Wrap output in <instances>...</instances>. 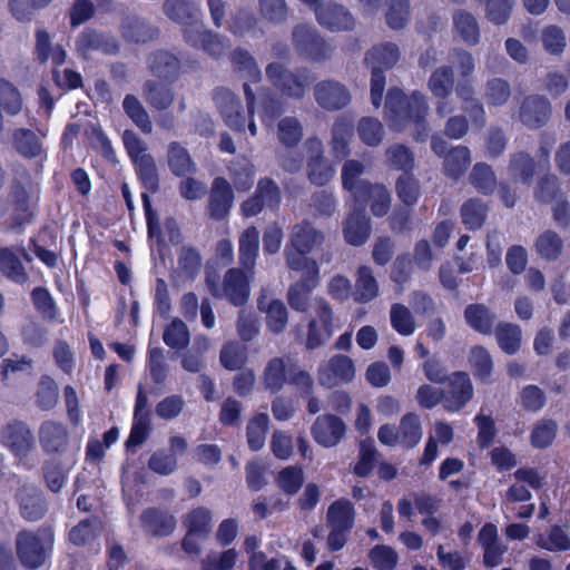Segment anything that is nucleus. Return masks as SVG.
I'll return each instance as SVG.
<instances>
[{
    "label": "nucleus",
    "mask_w": 570,
    "mask_h": 570,
    "mask_svg": "<svg viewBox=\"0 0 570 570\" xmlns=\"http://www.w3.org/2000/svg\"><path fill=\"white\" fill-rule=\"evenodd\" d=\"M317 320L308 323L306 348L315 350L322 346L333 334V312L330 304L321 301L316 307Z\"/></svg>",
    "instance_id": "nucleus-21"
},
{
    "label": "nucleus",
    "mask_w": 570,
    "mask_h": 570,
    "mask_svg": "<svg viewBox=\"0 0 570 570\" xmlns=\"http://www.w3.org/2000/svg\"><path fill=\"white\" fill-rule=\"evenodd\" d=\"M121 36L130 42L145 43L158 37L159 30L137 16L126 17L120 26Z\"/></svg>",
    "instance_id": "nucleus-37"
},
{
    "label": "nucleus",
    "mask_w": 570,
    "mask_h": 570,
    "mask_svg": "<svg viewBox=\"0 0 570 570\" xmlns=\"http://www.w3.org/2000/svg\"><path fill=\"white\" fill-rule=\"evenodd\" d=\"M401 58L400 47L394 42H381L365 52L364 63L368 69H392Z\"/></svg>",
    "instance_id": "nucleus-31"
},
{
    "label": "nucleus",
    "mask_w": 570,
    "mask_h": 570,
    "mask_svg": "<svg viewBox=\"0 0 570 570\" xmlns=\"http://www.w3.org/2000/svg\"><path fill=\"white\" fill-rule=\"evenodd\" d=\"M122 142L146 194L158 193L160 189L159 170L155 157L148 151L147 142L131 129L124 130Z\"/></svg>",
    "instance_id": "nucleus-5"
},
{
    "label": "nucleus",
    "mask_w": 570,
    "mask_h": 570,
    "mask_svg": "<svg viewBox=\"0 0 570 570\" xmlns=\"http://www.w3.org/2000/svg\"><path fill=\"white\" fill-rule=\"evenodd\" d=\"M365 170V164L357 159H347L342 166V187L350 193L352 199L371 183L361 178Z\"/></svg>",
    "instance_id": "nucleus-40"
},
{
    "label": "nucleus",
    "mask_w": 570,
    "mask_h": 570,
    "mask_svg": "<svg viewBox=\"0 0 570 570\" xmlns=\"http://www.w3.org/2000/svg\"><path fill=\"white\" fill-rule=\"evenodd\" d=\"M470 184L481 194L491 195L497 187L494 170L487 163H476L469 175Z\"/></svg>",
    "instance_id": "nucleus-55"
},
{
    "label": "nucleus",
    "mask_w": 570,
    "mask_h": 570,
    "mask_svg": "<svg viewBox=\"0 0 570 570\" xmlns=\"http://www.w3.org/2000/svg\"><path fill=\"white\" fill-rule=\"evenodd\" d=\"M288 383L301 391L303 395H309L314 390V381L311 374L292 362L289 357L271 358L263 372V384L269 393H278Z\"/></svg>",
    "instance_id": "nucleus-1"
},
{
    "label": "nucleus",
    "mask_w": 570,
    "mask_h": 570,
    "mask_svg": "<svg viewBox=\"0 0 570 570\" xmlns=\"http://www.w3.org/2000/svg\"><path fill=\"white\" fill-rule=\"evenodd\" d=\"M55 531L51 525L20 530L16 535V553L20 563L29 570L41 568L51 556Z\"/></svg>",
    "instance_id": "nucleus-2"
},
{
    "label": "nucleus",
    "mask_w": 570,
    "mask_h": 570,
    "mask_svg": "<svg viewBox=\"0 0 570 570\" xmlns=\"http://www.w3.org/2000/svg\"><path fill=\"white\" fill-rule=\"evenodd\" d=\"M269 426V417L267 413L261 412L255 414L247 423L246 436L248 448L257 452L263 449L266 434Z\"/></svg>",
    "instance_id": "nucleus-53"
},
{
    "label": "nucleus",
    "mask_w": 570,
    "mask_h": 570,
    "mask_svg": "<svg viewBox=\"0 0 570 570\" xmlns=\"http://www.w3.org/2000/svg\"><path fill=\"white\" fill-rule=\"evenodd\" d=\"M166 160L170 173L176 177L191 176L197 165L188 149L179 141H170L167 146Z\"/></svg>",
    "instance_id": "nucleus-34"
},
{
    "label": "nucleus",
    "mask_w": 570,
    "mask_h": 570,
    "mask_svg": "<svg viewBox=\"0 0 570 570\" xmlns=\"http://www.w3.org/2000/svg\"><path fill=\"white\" fill-rule=\"evenodd\" d=\"M454 88V71L452 67H438L428 79V89L435 98L451 97Z\"/></svg>",
    "instance_id": "nucleus-50"
},
{
    "label": "nucleus",
    "mask_w": 570,
    "mask_h": 570,
    "mask_svg": "<svg viewBox=\"0 0 570 570\" xmlns=\"http://www.w3.org/2000/svg\"><path fill=\"white\" fill-rule=\"evenodd\" d=\"M139 522L144 533L153 538L169 537L177 527L175 515L168 509L159 507L142 510Z\"/></svg>",
    "instance_id": "nucleus-15"
},
{
    "label": "nucleus",
    "mask_w": 570,
    "mask_h": 570,
    "mask_svg": "<svg viewBox=\"0 0 570 570\" xmlns=\"http://www.w3.org/2000/svg\"><path fill=\"white\" fill-rule=\"evenodd\" d=\"M552 117L551 101L543 95L525 96L518 109V120L530 130L546 127Z\"/></svg>",
    "instance_id": "nucleus-10"
},
{
    "label": "nucleus",
    "mask_w": 570,
    "mask_h": 570,
    "mask_svg": "<svg viewBox=\"0 0 570 570\" xmlns=\"http://www.w3.org/2000/svg\"><path fill=\"white\" fill-rule=\"evenodd\" d=\"M357 134L363 144L370 147L379 146L384 137L382 122L374 117H363L357 124Z\"/></svg>",
    "instance_id": "nucleus-64"
},
{
    "label": "nucleus",
    "mask_w": 570,
    "mask_h": 570,
    "mask_svg": "<svg viewBox=\"0 0 570 570\" xmlns=\"http://www.w3.org/2000/svg\"><path fill=\"white\" fill-rule=\"evenodd\" d=\"M313 97L317 106L325 111H340L352 101L347 86L335 79H323L313 87Z\"/></svg>",
    "instance_id": "nucleus-8"
},
{
    "label": "nucleus",
    "mask_w": 570,
    "mask_h": 570,
    "mask_svg": "<svg viewBox=\"0 0 570 570\" xmlns=\"http://www.w3.org/2000/svg\"><path fill=\"white\" fill-rule=\"evenodd\" d=\"M229 61L235 73L257 83L262 80V71L255 57L244 48H235L229 53Z\"/></svg>",
    "instance_id": "nucleus-41"
},
{
    "label": "nucleus",
    "mask_w": 570,
    "mask_h": 570,
    "mask_svg": "<svg viewBox=\"0 0 570 570\" xmlns=\"http://www.w3.org/2000/svg\"><path fill=\"white\" fill-rule=\"evenodd\" d=\"M307 151L306 170L308 180L316 186L326 185L334 176V169L324 157L321 139L311 137L304 144Z\"/></svg>",
    "instance_id": "nucleus-13"
},
{
    "label": "nucleus",
    "mask_w": 570,
    "mask_h": 570,
    "mask_svg": "<svg viewBox=\"0 0 570 570\" xmlns=\"http://www.w3.org/2000/svg\"><path fill=\"white\" fill-rule=\"evenodd\" d=\"M291 40L297 56L305 60L322 62L328 60L332 56V46L314 26L307 23L294 26Z\"/></svg>",
    "instance_id": "nucleus-7"
},
{
    "label": "nucleus",
    "mask_w": 570,
    "mask_h": 570,
    "mask_svg": "<svg viewBox=\"0 0 570 570\" xmlns=\"http://www.w3.org/2000/svg\"><path fill=\"white\" fill-rule=\"evenodd\" d=\"M386 165L405 174L413 170L415 159L412 150L402 144H394L385 150Z\"/></svg>",
    "instance_id": "nucleus-59"
},
{
    "label": "nucleus",
    "mask_w": 570,
    "mask_h": 570,
    "mask_svg": "<svg viewBox=\"0 0 570 570\" xmlns=\"http://www.w3.org/2000/svg\"><path fill=\"white\" fill-rule=\"evenodd\" d=\"M508 171L512 179L529 186L537 171L534 157L524 150L510 154Z\"/></svg>",
    "instance_id": "nucleus-38"
},
{
    "label": "nucleus",
    "mask_w": 570,
    "mask_h": 570,
    "mask_svg": "<svg viewBox=\"0 0 570 570\" xmlns=\"http://www.w3.org/2000/svg\"><path fill=\"white\" fill-rule=\"evenodd\" d=\"M12 144L18 154L24 158H37L45 154L42 142L30 129L18 128L12 132Z\"/></svg>",
    "instance_id": "nucleus-44"
},
{
    "label": "nucleus",
    "mask_w": 570,
    "mask_h": 570,
    "mask_svg": "<svg viewBox=\"0 0 570 570\" xmlns=\"http://www.w3.org/2000/svg\"><path fill=\"white\" fill-rule=\"evenodd\" d=\"M355 508L351 500L340 498L328 505L326 523L328 527L352 530L355 523Z\"/></svg>",
    "instance_id": "nucleus-42"
},
{
    "label": "nucleus",
    "mask_w": 570,
    "mask_h": 570,
    "mask_svg": "<svg viewBox=\"0 0 570 570\" xmlns=\"http://www.w3.org/2000/svg\"><path fill=\"white\" fill-rule=\"evenodd\" d=\"M558 423L553 419L538 420L530 433V444L534 449L544 450L551 446L557 438Z\"/></svg>",
    "instance_id": "nucleus-51"
},
{
    "label": "nucleus",
    "mask_w": 570,
    "mask_h": 570,
    "mask_svg": "<svg viewBox=\"0 0 570 570\" xmlns=\"http://www.w3.org/2000/svg\"><path fill=\"white\" fill-rule=\"evenodd\" d=\"M271 86L283 97L303 100L311 85L307 68L291 69L285 63L272 61L265 67Z\"/></svg>",
    "instance_id": "nucleus-6"
},
{
    "label": "nucleus",
    "mask_w": 570,
    "mask_h": 570,
    "mask_svg": "<svg viewBox=\"0 0 570 570\" xmlns=\"http://www.w3.org/2000/svg\"><path fill=\"white\" fill-rule=\"evenodd\" d=\"M250 276L242 268H229L224 277L223 292L234 306H244L250 292Z\"/></svg>",
    "instance_id": "nucleus-26"
},
{
    "label": "nucleus",
    "mask_w": 570,
    "mask_h": 570,
    "mask_svg": "<svg viewBox=\"0 0 570 570\" xmlns=\"http://www.w3.org/2000/svg\"><path fill=\"white\" fill-rule=\"evenodd\" d=\"M495 338L503 353L513 355L521 347V327L514 323L500 322L495 326Z\"/></svg>",
    "instance_id": "nucleus-48"
},
{
    "label": "nucleus",
    "mask_w": 570,
    "mask_h": 570,
    "mask_svg": "<svg viewBox=\"0 0 570 570\" xmlns=\"http://www.w3.org/2000/svg\"><path fill=\"white\" fill-rule=\"evenodd\" d=\"M59 397V390L56 381L49 375H42L38 383L35 403L42 411L52 410Z\"/></svg>",
    "instance_id": "nucleus-62"
},
{
    "label": "nucleus",
    "mask_w": 570,
    "mask_h": 570,
    "mask_svg": "<svg viewBox=\"0 0 570 570\" xmlns=\"http://www.w3.org/2000/svg\"><path fill=\"white\" fill-rule=\"evenodd\" d=\"M142 205L146 213L148 234L150 239L157 238V245L164 249L178 247L181 244V234L175 219L166 220L165 229H159L156 212L151 208L149 195L141 194Z\"/></svg>",
    "instance_id": "nucleus-14"
},
{
    "label": "nucleus",
    "mask_w": 570,
    "mask_h": 570,
    "mask_svg": "<svg viewBox=\"0 0 570 570\" xmlns=\"http://www.w3.org/2000/svg\"><path fill=\"white\" fill-rule=\"evenodd\" d=\"M379 294V285L371 267L362 265L357 269L353 298L356 303H368Z\"/></svg>",
    "instance_id": "nucleus-47"
},
{
    "label": "nucleus",
    "mask_w": 570,
    "mask_h": 570,
    "mask_svg": "<svg viewBox=\"0 0 570 570\" xmlns=\"http://www.w3.org/2000/svg\"><path fill=\"white\" fill-rule=\"evenodd\" d=\"M163 12L184 29H193L200 23L199 10L191 0H165Z\"/></svg>",
    "instance_id": "nucleus-30"
},
{
    "label": "nucleus",
    "mask_w": 570,
    "mask_h": 570,
    "mask_svg": "<svg viewBox=\"0 0 570 570\" xmlns=\"http://www.w3.org/2000/svg\"><path fill=\"white\" fill-rule=\"evenodd\" d=\"M488 210V205L483 200L470 198L462 204L460 214L465 226L478 229L484 224Z\"/></svg>",
    "instance_id": "nucleus-57"
},
{
    "label": "nucleus",
    "mask_w": 570,
    "mask_h": 570,
    "mask_svg": "<svg viewBox=\"0 0 570 570\" xmlns=\"http://www.w3.org/2000/svg\"><path fill=\"white\" fill-rule=\"evenodd\" d=\"M311 433L317 444L324 448H333L345 436L346 425L337 415L322 414L313 423Z\"/></svg>",
    "instance_id": "nucleus-19"
},
{
    "label": "nucleus",
    "mask_w": 570,
    "mask_h": 570,
    "mask_svg": "<svg viewBox=\"0 0 570 570\" xmlns=\"http://www.w3.org/2000/svg\"><path fill=\"white\" fill-rule=\"evenodd\" d=\"M286 262L292 271L301 272L298 282L292 284L287 293L288 305L297 312H306L309 294L318 282V265L307 256L309 252H286Z\"/></svg>",
    "instance_id": "nucleus-4"
},
{
    "label": "nucleus",
    "mask_w": 570,
    "mask_h": 570,
    "mask_svg": "<svg viewBox=\"0 0 570 570\" xmlns=\"http://www.w3.org/2000/svg\"><path fill=\"white\" fill-rule=\"evenodd\" d=\"M122 109L127 117L145 134L153 132L151 118L144 107L142 102L132 94L125 96L122 100Z\"/></svg>",
    "instance_id": "nucleus-49"
},
{
    "label": "nucleus",
    "mask_w": 570,
    "mask_h": 570,
    "mask_svg": "<svg viewBox=\"0 0 570 570\" xmlns=\"http://www.w3.org/2000/svg\"><path fill=\"white\" fill-rule=\"evenodd\" d=\"M443 390V407L446 412L455 413L466 406L473 399L474 389L469 373L464 371L452 372Z\"/></svg>",
    "instance_id": "nucleus-9"
},
{
    "label": "nucleus",
    "mask_w": 570,
    "mask_h": 570,
    "mask_svg": "<svg viewBox=\"0 0 570 570\" xmlns=\"http://www.w3.org/2000/svg\"><path fill=\"white\" fill-rule=\"evenodd\" d=\"M275 481L286 495H295L304 484L303 469L297 465L285 466L278 471Z\"/></svg>",
    "instance_id": "nucleus-58"
},
{
    "label": "nucleus",
    "mask_w": 570,
    "mask_h": 570,
    "mask_svg": "<svg viewBox=\"0 0 570 570\" xmlns=\"http://www.w3.org/2000/svg\"><path fill=\"white\" fill-rule=\"evenodd\" d=\"M21 517L28 522L41 520L48 512L43 492L31 485H23L16 494Z\"/></svg>",
    "instance_id": "nucleus-23"
},
{
    "label": "nucleus",
    "mask_w": 570,
    "mask_h": 570,
    "mask_svg": "<svg viewBox=\"0 0 570 570\" xmlns=\"http://www.w3.org/2000/svg\"><path fill=\"white\" fill-rule=\"evenodd\" d=\"M314 13L318 24L333 32L351 31L356 24L351 11L337 2L322 3L321 7H316Z\"/></svg>",
    "instance_id": "nucleus-16"
},
{
    "label": "nucleus",
    "mask_w": 570,
    "mask_h": 570,
    "mask_svg": "<svg viewBox=\"0 0 570 570\" xmlns=\"http://www.w3.org/2000/svg\"><path fill=\"white\" fill-rule=\"evenodd\" d=\"M39 443L47 455H65L69 449V431L67 426L55 420H46L40 424Z\"/></svg>",
    "instance_id": "nucleus-18"
},
{
    "label": "nucleus",
    "mask_w": 570,
    "mask_h": 570,
    "mask_svg": "<svg viewBox=\"0 0 570 570\" xmlns=\"http://www.w3.org/2000/svg\"><path fill=\"white\" fill-rule=\"evenodd\" d=\"M3 444L18 458H24L35 445V438L27 423L13 420L2 429Z\"/></svg>",
    "instance_id": "nucleus-22"
},
{
    "label": "nucleus",
    "mask_w": 570,
    "mask_h": 570,
    "mask_svg": "<svg viewBox=\"0 0 570 570\" xmlns=\"http://www.w3.org/2000/svg\"><path fill=\"white\" fill-rule=\"evenodd\" d=\"M563 194L559 177L552 173L539 176L533 187V199L539 204H551Z\"/></svg>",
    "instance_id": "nucleus-45"
},
{
    "label": "nucleus",
    "mask_w": 570,
    "mask_h": 570,
    "mask_svg": "<svg viewBox=\"0 0 570 570\" xmlns=\"http://www.w3.org/2000/svg\"><path fill=\"white\" fill-rule=\"evenodd\" d=\"M423 111H429L423 92L415 90L407 96L397 87L389 89L385 99V120L392 130H405L416 114L420 115Z\"/></svg>",
    "instance_id": "nucleus-3"
},
{
    "label": "nucleus",
    "mask_w": 570,
    "mask_h": 570,
    "mask_svg": "<svg viewBox=\"0 0 570 570\" xmlns=\"http://www.w3.org/2000/svg\"><path fill=\"white\" fill-rule=\"evenodd\" d=\"M303 136V125L297 117L286 116L277 122V139L283 146L293 148L299 144Z\"/></svg>",
    "instance_id": "nucleus-54"
},
{
    "label": "nucleus",
    "mask_w": 570,
    "mask_h": 570,
    "mask_svg": "<svg viewBox=\"0 0 570 570\" xmlns=\"http://www.w3.org/2000/svg\"><path fill=\"white\" fill-rule=\"evenodd\" d=\"M469 362L474 377L487 382L493 371V361L489 351L482 345H475L470 351Z\"/></svg>",
    "instance_id": "nucleus-56"
},
{
    "label": "nucleus",
    "mask_w": 570,
    "mask_h": 570,
    "mask_svg": "<svg viewBox=\"0 0 570 570\" xmlns=\"http://www.w3.org/2000/svg\"><path fill=\"white\" fill-rule=\"evenodd\" d=\"M325 234L311 222L304 219L292 226L289 242L294 249H313L322 247L325 243Z\"/></svg>",
    "instance_id": "nucleus-33"
},
{
    "label": "nucleus",
    "mask_w": 570,
    "mask_h": 570,
    "mask_svg": "<svg viewBox=\"0 0 570 570\" xmlns=\"http://www.w3.org/2000/svg\"><path fill=\"white\" fill-rule=\"evenodd\" d=\"M476 540L483 549V566L489 569L499 567L508 547L499 541L498 527L492 522H485L479 530Z\"/></svg>",
    "instance_id": "nucleus-20"
},
{
    "label": "nucleus",
    "mask_w": 570,
    "mask_h": 570,
    "mask_svg": "<svg viewBox=\"0 0 570 570\" xmlns=\"http://www.w3.org/2000/svg\"><path fill=\"white\" fill-rule=\"evenodd\" d=\"M0 272L8 279L20 285L27 283L29 278L16 252H0Z\"/></svg>",
    "instance_id": "nucleus-61"
},
{
    "label": "nucleus",
    "mask_w": 570,
    "mask_h": 570,
    "mask_svg": "<svg viewBox=\"0 0 570 570\" xmlns=\"http://www.w3.org/2000/svg\"><path fill=\"white\" fill-rule=\"evenodd\" d=\"M353 129V119L345 115H341L334 120L331 128L330 146L335 158L343 159L350 155Z\"/></svg>",
    "instance_id": "nucleus-35"
},
{
    "label": "nucleus",
    "mask_w": 570,
    "mask_h": 570,
    "mask_svg": "<svg viewBox=\"0 0 570 570\" xmlns=\"http://www.w3.org/2000/svg\"><path fill=\"white\" fill-rule=\"evenodd\" d=\"M183 35L186 42L202 48L214 58H219L225 52L226 46L223 38L218 33L204 29L202 22L196 28L184 29Z\"/></svg>",
    "instance_id": "nucleus-28"
},
{
    "label": "nucleus",
    "mask_w": 570,
    "mask_h": 570,
    "mask_svg": "<svg viewBox=\"0 0 570 570\" xmlns=\"http://www.w3.org/2000/svg\"><path fill=\"white\" fill-rule=\"evenodd\" d=\"M234 204V191L230 183L224 177L214 178L207 199L206 213L214 220H223Z\"/></svg>",
    "instance_id": "nucleus-17"
},
{
    "label": "nucleus",
    "mask_w": 570,
    "mask_h": 570,
    "mask_svg": "<svg viewBox=\"0 0 570 570\" xmlns=\"http://www.w3.org/2000/svg\"><path fill=\"white\" fill-rule=\"evenodd\" d=\"M180 60L169 51L158 50L148 58V69L158 80L174 82L180 73Z\"/></svg>",
    "instance_id": "nucleus-32"
},
{
    "label": "nucleus",
    "mask_w": 570,
    "mask_h": 570,
    "mask_svg": "<svg viewBox=\"0 0 570 570\" xmlns=\"http://www.w3.org/2000/svg\"><path fill=\"white\" fill-rule=\"evenodd\" d=\"M35 184L29 174L14 178L10 187V202L13 207V220L21 226L32 218V198Z\"/></svg>",
    "instance_id": "nucleus-12"
},
{
    "label": "nucleus",
    "mask_w": 570,
    "mask_h": 570,
    "mask_svg": "<svg viewBox=\"0 0 570 570\" xmlns=\"http://www.w3.org/2000/svg\"><path fill=\"white\" fill-rule=\"evenodd\" d=\"M213 515L208 508L197 507L191 509L184 518L183 524L189 534H196L206 539L212 532Z\"/></svg>",
    "instance_id": "nucleus-46"
},
{
    "label": "nucleus",
    "mask_w": 570,
    "mask_h": 570,
    "mask_svg": "<svg viewBox=\"0 0 570 570\" xmlns=\"http://www.w3.org/2000/svg\"><path fill=\"white\" fill-rule=\"evenodd\" d=\"M219 361L226 370H242L247 362L246 347L238 342H228L220 350Z\"/></svg>",
    "instance_id": "nucleus-63"
},
{
    "label": "nucleus",
    "mask_w": 570,
    "mask_h": 570,
    "mask_svg": "<svg viewBox=\"0 0 570 570\" xmlns=\"http://www.w3.org/2000/svg\"><path fill=\"white\" fill-rule=\"evenodd\" d=\"M495 314L480 303L469 304L464 309L465 323L476 333L491 335L495 328Z\"/></svg>",
    "instance_id": "nucleus-39"
},
{
    "label": "nucleus",
    "mask_w": 570,
    "mask_h": 570,
    "mask_svg": "<svg viewBox=\"0 0 570 570\" xmlns=\"http://www.w3.org/2000/svg\"><path fill=\"white\" fill-rule=\"evenodd\" d=\"M399 436L400 443L407 449H413L419 444L422 439V424L416 413L409 412L402 416Z\"/></svg>",
    "instance_id": "nucleus-52"
},
{
    "label": "nucleus",
    "mask_w": 570,
    "mask_h": 570,
    "mask_svg": "<svg viewBox=\"0 0 570 570\" xmlns=\"http://www.w3.org/2000/svg\"><path fill=\"white\" fill-rule=\"evenodd\" d=\"M453 30L468 46L480 42L481 31L476 18L465 9H456L452 13Z\"/></svg>",
    "instance_id": "nucleus-36"
},
{
    "label": "nucleus",
    "mask_w": 570,
    "mask_h": 570,
    "mask_svg": "<svg viewBox=\"0 0 570 570\" xmlns=\"http://www.w3.org/2000/svg\"><path fill=\"white\" fill-rule=\"evenodd\" d=\"M78 52L87 57L92 51H101L106 55H116L119 43L115 37L99 32L95 29H85L76 41Z\"/></svg>",
    "instance_id": "nucleus-25"
},
{
    "label": "nucleus",
    "mask_w": 570,
    "mask_h": 570,
    "mask_svg": "<svg viewBox=\"0 0 570 570\" xmlns=\"http://www.w3.org/2000/svg\"><path fill=\"white\" fill-rule=\"evenodd\" d=\"M141 96L156 111L169 109L175 101V91L169 83L157 79H147L141 86Z\"/></svg>",
    "instance_id": "nucleus-29"
},
{
    "label": "nucleus",
    "mask_w": 570,
    "mask_h": 570,
    "mask_svg": "<svg viewBox=\"0 0 570 570\" xmlns=\"http://www.w3.org/2000/svg\"><path fill=\"white\" fill-rule=\"evenodd\" d=\"M343 235L346 243L354 247L365 244L371 235L370 218L363 207L355 206L343 224Z\"/></svg>",
    "instance_id": "nucleus-27"
},
{
    "label": "nucleus",
    "mask_w": 570,
    "mask_h": 570,
    "mask_svg": "<svg viewBox=\"0 0 570 570\" xmlns=\"http://www.w3.org/2000/svg\"><path fill=\"white\" fill-rule=\"evenodd\" d=\"M353 202L364 209L367 204L373 216L384 217L391 209L392 195L384 184L370 183Z\"/></svg>",
    "instance_id": "nucleus-24"
},
{
    "label": "nucleus",
    "mask_w": 570,
    "mask_h": 570,
    "mask_svg": "<svg viewBox=\"0 0 570 570\" xmlns=\"http://www.w3.org/2000/svg\"><path fill=\"white\" fill-rule=\"evenodd\" d=\"M471 161V151L466 146L451 147L443 158V173L452 179H459L465 174Z\"/></svg>",
    "instance_id": "nucleus-43"
},
{
    "label": "nucleus",
    "mask_w": 570,
    "mask_h": 570,
    "mask_svg": "<svg viewBox=\"0 0 570 570\" xmlns=\"http://www.w3.org/2000/svg\"><path fill=\"white\" fill-rule=\"evenodd\" d=\"M212 98L226 126L234 131L244 132L246 118L237 95L232 89L220 86L213 90Z\"/></svg>",
    "instance_id": "nucleus-11"
},
{
    "label": "nucleus",
    "mask_w": 570,
    "mask_h": 570,
    "mask_svg": "<svg viewBox=\"0 0 570 570\" xmlns=\"http://www.w3.org/2000/svg\"><path fill=\"white\" fill-rule=\"evenodd\" d=\"M327 370L332 375L331 383H350L355 376L353 360L343 354L333 355L327 363Z\"/></svg>",
    "instance_id": "nucleus-60"
}]
</instances>
